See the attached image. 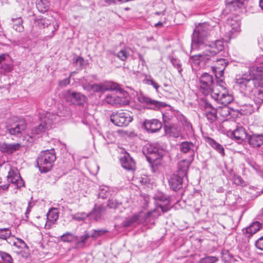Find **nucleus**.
<instances>
[{
    "instance_id": "nucleus-1",
    "label": "nucleus",
    "mask_w": 263,
    "mask_h": 263,
    "mask_svg": "<svg viewBox=\"0 0 263 263\" xmlns=\"http://www.w3.org/2000/svg\"><path fill=\"white\" fill-rule=\"evenodd\" d=\"M212 26L206 23L196 26L193 34L191 48L201 52L191 57L190 62L193 69L211 66L216 73H223L228 64L227 60L221 58L214 61V57L224 48L223 43L217 40L212 44L208 45L206 40L210 34Z\"/></svg>"
},
{
    "instance_id": "nucleus-2",
    "label": "nucleus",
    "mask_w": 263,
    "mask_h": 263,
    "mask_svg": "<svg viewBox=\"0 0 263 263\" xmlns=\"http://www.w3.org/2000/svg\"><path fill=\"white\" fill-rule=\"evenodd\" d=\"M262 75V66H253L250 69L249 76L245 74L236 79V83L239 85L240 91L253 100L257 109L263 103V90L259 87Z\"/></svg>"
},
{
    "instance_id": "nucleus-3",
    "label": "nucleus",
    "mask_w": 263,
    "mask_h": 263,
    "mask_svg": "<svg viewBox=\"0 0 263 263\" xmlns=\"http://www.w3.org/2000/svg\"><path fill=\"white\" fill-rule=\"evenodd\" d=\"M212 98L218 104H222L224 107H222L220 111L221 116L227 117L230 114V109L227 106L233 100V97L227 88L214 89L211 93Z\"/></svg>"
},
{
    "instance_id": "nucleus-4",
    "label": "nucleus",
    "mask_w": 263,
    "mask_h": 263,
    "mask_svg": "<svg viewBox=\"0 0 263 263\" xmlns=\"http://www.w3.org/2000/svg\"><path fill=\"white\" fill-rule=\"evenodd\" d=\"M55 160L54 149L42 151L36 159V166L41 173H46L51 170Z\"/></svg>"
},
{
    "instance_id": "nucleus-5",
    "label": "nucleus",
    "mask_w": 263,
    "mask_h": 263,
    "mask_svg": "<svg viewBox=\"0 0 263 263\" xmlns=\"http://www.w3.org/2000/svg\"><path fill=\"white\" fill-rule=\"evenodd\" d=\"M57 116L46 112L44 118L41 117L42 122L34 127L31 130V136H28L27 141L29 142L28 145L31 144L34 141L35 136L39 135L42 133L45 132L49 127H51L52 122L56 120Z\"/></svg>"
},
{
    "instance_id": "nucleus-6",
    "label": "nucleus",
    "mask_w": 263,
    "mask_h": 263,
    "mask_svg": "<svg viewBox=\"0 0 263 263\" xmlns=\"http://www.w3.org/2000/svg\"><path fill=\"white\" fill-rule=\"evenodd\" d=\"M110 121L117 126H126L132 121V118L128 111L120 110L111 114Z\"/></svg>"
},
{
    "instance_id": "nucleus-7",
    "label": "nucleus",
    "mask_w": 263,
    "mask_h": 263,
    "mask_svg": "<svg viewBox=\"0 0 263 263\" xmlns=\"http://www.w3.org/2000/svg\"><path fill=\"white\" fill-rule=\"evenodd\" d=\"M199 81L201 84L200 90L205 96L210 92L212 93L214 89L222 90V88H223L221 86H218L216 88L213 89V78L212 76L208 73L202 74L200 78Z\"/></svg>"
},
{
    "instance_id": "nucleus-8",
    "label": "nucleus",
    "mask_w": 263,
    "mask_h": 263,
    "mask_svg": "<svg viewBox=\"0 0 263 263\" xmlns=\"http://www.w3.org/2000/svg\"><path fill=\"white\" fill-rule=\"evenodd\" d=\"M143 152L146 154V158L150 162L160 159L163 155V151L158 144H150L143 148Z\"/></svg>"
},
{
    "instance_id": "nucleus-9",
    "label": "nucleus",
    "mask_w": 263,
    "mask_h": 263,
    "mask_svg": "<svg viewBox=\"0 0 263 263\" xmlns=\"http://www.w3.org/2000/svg\"><path fill=\"white\" fill-rule=\"evenodd\" d=\"M139 101L145 104L148 108L151 109H157L165 106V103L153 100L148 97L141 95L138 97Z\"/></svg>"
},
{
    "instance_id": "nucleus-10",
    "label": "nucleus",
    "mask_w": 263,
    "mask_h": 263,
    "mask_svg": "<svg viewBox=\"0 0 263 263\" xmlns=\"http://www.w3.org/2000/svg\"><path fill=\"white\" fill-rule=\"evenodd\" d=\"M204 115L210 123H213L217 119V109L210 103L205 102L203 106Z\"/></svg>"
},
{
    "instance_id": "nucleus-11",
    "label": "nucleus",
    "mask_w": 263,
    "mask_h": 263,
    "mask_svg": "<svg viewBox=\"0 0 263 263\" xmlns=\"http://www.w3.org/2000/svg\"><path fill=\"white\" fill-rule=\"evenodd\" d=\"M194 135L192 125L182 115V139L193 137Z\"/></svg>"
},
{
    "instance_id": "nucleus-12",
    "label": "nucleus",
    "mask_w": 263,
    "mask_h": 263,
    "mask_svg": "<svg viewBox=\"0 0 263 263\" xmlns=\"http://www.w3.org/2000/svg\"><path fill=\"white\" fill-rule=\"evenodd\" d=\"M154 199L157 200V205L158 208L161 209L163 213H165L170 210V200L165 195L159 193L155 195Z\"/></svg>"
},
{
    "instance_id": "nucleus-13",
    "label": "nucleus",
    "mask_w": 263,
    "mask_h": 263,
    "mask_svg": "<svg viewBox=\"0 0 263 263\" xmlns=\"http://www.w3.org/2000/svg\"><path fill=\"white\" fill-rule=\"evenodd\" d=\"M27 127L25 121L23 119L20 120L15 123L13 125L8 128L10 134L20 136L22 135V132L24 131Z\"/></svg>"
},
{
    "instance_id": "nucleus-14",
    "label": "nucleus",
    "mask_w": 263,
    "mask_h": 263,
    "mask_svg": "<svg viewBox=\"0 0 263 263\" xmlns=\"http://www.w3.org/2000/svg\"><path fill=\"white\" fill-rule=\"evenodd\" d=\"M143 126L148 133H155L159 131L162 127L161 123L157 119L146 120Z\"/></svg>"
},
{
    "instance_id": "nucleus-15",
    "label": "nucleus",
    "mask_w": 263,
    "mask_h": 263,
    "mask_svg": "<svg viewBox=\"0 0 263 263\" xmlns=\"http://www.w3.org/2000/svg\"><path fill=\"white\" fill-rule=\"evenodd\" d=\"M181 167L174 173L168 180L170 187L174 191H177L181 189L180 171Z\"/></svg>"
},
{
    "instance_id": "nucleus-16",
    "label": "nucleus",
    "mask_w": 263,
    "mask_h": 263,
    "mask_svg": "<svg viewBox=\"0 0 263 263\" xmlns=\"http://www.w3.org/2000/svg\"><path fill=\"white\" fill-rule=\"evenodd\" d=\"M66 98L67 101H70L73 104H81L84 102L85 97L80 93L68 90Z\"/></svg>"
},
{
    "instance_id": "nucleus-17",
    "label": "nucleus",
    "mask_w": 263,
    "mask_h": 263,
    "mask_svg": "<svg viewBox=\"0 0 263 263\" xmlns=\"http://www.w3.org/2000/svg\"><path fill=\"white\" fill-rule=\"evenodd\" d=\"M20 147L21 145L18 143L9 144L6 142H0V151L7 154L13 153L18 150Z\"/></svg>"
},
{
    "instance_id": "nucleus-18",
    "label": "nucleus",
    "mask_w": 263,
    "mask_h": 263,
    "mask_svg": "<svg viewBox=\"0 0 263 263\" xmlns=\"http://www.w3.org/2000/svg\"><path fill=\"white\" fill-rule=\"evenodd\" d=\"M194 147V145L191 142H182V152L184 153H189L190 154V158L187 160H183L182 162H186L187 167H189L191 163V161L193 159V148Z\"/></svg>"
},
{
    "instance_id": "nucleus-19",
    "label": "nucleus",
    "mask_w": 263,
    "mask_h": 263,
    "mask_svg": "<svg viewBox=\"0 0 263 263\" xmlns=\"http://www.w3.org/2000/svg\"><path fill=\"white\" fill-rule=\"evenodd\" d=\"M248 142L253 147H258L263 144L262 134H252L248 136Z\"/></svg>"
},
{
    "instance_id": "nucleus-20",
    "label": "nucleus",
    "mask_w": 263,
    "mask_h": 263,
    "mask_svg": "<svg viewBox=\"0 0 263 263\" xmlns=\"http://www.w3.org/2000/svg\"><path fill=\"white\" fill-rule=\"evenodd\" d=\"M163 120L164 122V129L170 128L171 125L176 123L177 122V118L174 116L172 112H167L163 114Z\"/></svg>"
},
{
    "instance_id": "nucleus-21",
    "label": "nucleus",
    "mask_w": 263,
    "mask_h": 263,
    "mask_svg": "<svg viewBox=\"0 0 263 263\" xmlns=\"http://www.w3.org/2000/svg\"><path fill=\"white\" fill-rule=\"evenodd\" d=\"M232 136L239 143L245 140V139H247L249 136L247 134L246 130L243 127H239L234 130L232 133Z\"/></svg>"
},
{
    "instance_id": "nucleus-22",
    "label": "nucleus",
    "mask_w": 263,
    "mask_h": 263,
    "mask_svg": "<svg viewBox=\"0 0 263 263\" xmlns=\"http://www.w3.org/2000/svg\"><path fill=\"white\" fill-rule=\"evenodd\" d=\"M59 218L58 213L55 209L50 210L47 214V220L45 224V228L49 229L51 225L54 223Z\"/></svg>"
},
{
    "instance_id": "nucleus-23",
    "label": "nucleus",
    "mask_w": 263,
    "mask_h": 263,
    "mask_svg": "<svg viewBox=\"0 0 263 263\" xmlns=\"http://www.w3.org/2000/svg\"><path fill=\"white\" fill-rule=\"evenodd\" d=\"M120 161L122 167L125 169L133 170L135 167V162L128 154L122 157Z\"/></svg>"
},
{
    "instance_id": "nucleus-24",
    "label": "nucleus",
    "mask_w": 263,
    "mask_h": 263,
    "mask_svg": "<svg viewBox=\"0 0 263 263\" xmlns=\"http://www.w3.org/2000/svg\"><path fill=\"white\" fill-rule=\"evenodd\" d=\"M116 105L119 106H125L129 104V97L128 95L126 93H120L119 96H116L115 99Z\"/></svg>"
},
{
    "instance_id": "nucleus-25",
    "label": "nucleus",
    "mask_w": 263,
    "mask_h": 263,
    "mask_svg": "<svg viewBox=\"0 0 263 263\" xmlns=\"http://www.w3.org/2000/svg\"><path fill=\"white\" fill-rule=\"evenodd\" d=\"M11 26L15 31L22 32L24 31V26L23 25V20L21 17L12 18Z\"/></svg>"
},
{
    "instance_id": "nucleus-26",
    "label": "nucleus",
    "mask_w": 263,
    "mask_h": 263,
    "mask_svg": "<svg viewBox=\"0 0 263 263\" xmlns=\"http://www.w3.org/2000/svg\"><path fill=\"white\" fill-rule=\"evenodd\" d=\"M36 8L41 13H45L49 9V2L48 0H36Z\"/></svg>"
},
{
    "instance_id": "nucleus-27",
    "label": "nucleus",
    "mask_w": 263,
    "mask_h": 263,
    "mask_svg": "<svg viewBox=\"0 0 263 263\" xmlns=\"http://www.w3.org/2000/svg\"><path fill=\"white\" fill-rule=\"evenodd\" d=\"M170 126V128H169L168 130L166 128H164L165 133L170 134L171 136L174 137H178L180 136V128L176 124V123L171 125Z\"/></svg>"
},
{
    "instance_id": "nucleus-28",
    "label": "nucleus",
    "mask_w": 263,
    "mask_h": 263,
    "mask_svg": "<svg viewBox=\"0 0 263 263\" xmlns=\"http://www.w3.org/2000/svg\"><path fill=\"white\" fill-rule=\"evenodd\" d=\"M208 143L211 146L216 149L219 153H220L222 156H224V150L223 146L220 144L217 143L214 139L208 138Z\"/></svg>"
},
{
    "instance_id": "nucleus-29",
    "label": "nucleus",
    "mask_w": 263,
    "mask_h": 263,
    "mask_svg": "<svg viewBox=\"0 0 263 263\" xmlns=\"http://www.w3.org/2000/svg\"><path fill=\"white\" fill-rule=\"evenodd\" d=\"M20 178V175L17 173V170L11 169L7 176V180L9 182L14 184L18 179Z\"/></svg>"
},
{
    "instance_id": "nucleus-30",
    "label": "nucleus",
    "mask_w": 263,
    "mask_h": 263,
    "mask_svg": "<svg viewBox=\"0 0 263 263\" xmlns=\"http://www.w3.org/2000/svg\"><path fill=\"white\" fill-rule=\"evenodd\" d=\"M260 228V223L258 221L253 222L249 227L246 228V232L249 234V237L257 232Z\"/></svg>"
},
{
    "instance_id": "nucleus-31",
    "label": "nucleus",
    "mask_w": 263,
    "mask_h": 263,
    "mask_svg": "<svg viewBox=\"0 0 263 263\" xmlns=\"http://www.w3.org/2000/svg\"><path fill=\"white\" fill-rule=\"evenodd\" d=\"M139 216L138 214L134 215L132 217L126 218L123 222L122 226L123 227H129L133 226L135 223H137L139 220Z\"/></svg>"
},
{
    "instance_id": "nucleus-32",
    "label": "nucleus",
    "mask_w": 263,
    "mask_h": 263,
    "mask_svg": "<svg viewBox=\"0 0 263 263\" xmlns=\"http://www.w3.org/2000/svg\"><path fill=\"white\" fill-rule=\"evenodd\" d=\"M103 84L104 92L107 90H118L119 88V86L117 83L111 81L105 82L103 83Z\"/></svg>"
},
{
    "instance_id": "nucleus-33",
    "label": "nucleus",
    "mask_w": 263,
    "mask_h": 263,
    "mask_svg": "<svg viewBox=\"0 0 263 263\" xmlns=\"http://www.w3.org/2000/svg\"><path fill=\"white\" fill-rule=\"evenodd\" d=\"M87 88L88 90H91L94 92L103 93L104 92L103 83L94 84L88 86Z\"/></svg>"
},
{
    "instance_id": "nucleus-34",
    "label": "nucleus",
    "mask_w": 263,
    "mask_h": 263,
    "mask_svg": "<svg viewBox=\"0 0 263 263\" xmlns=\"http://www.w3.org/2000/svg\"><path fill=\"white\" fill-rule=\"evenodd\" d=\"M110 188L107 186H101L98 194L100 198H106L110 194Z\"/></svg>"
},
{
    "instance_id": "nucleus-35",
    "label": "nucleus",
    "mask_w": 263,
    "mask_h": 263,
    "mask_svg": "<svg viewBox=\"0 0 263 263\" xmlns=\"http://www.w3.org/2000/svg\"><path fill=\"white\" fill-rule=\"evenodd\" d=\"M104 210V208L102 205L95 206L92 212L89 213L90 216H95V219L97 220L101 216L102 212Z\"/></svg>"
},
{
    "instance_id": "nucleus-36",
    "label": "nucleus",
    "mask_w": 263,
    "mask_h": 263,
    "mask_svg": "<svg viewBox=\"0 0 263 263\" xmlns=\"http://www.w3.org/2000/svg\"><path fill=\"white\" fill-rule=\"evenodd\" d=\"M218 260L217 256H206L199 259L197 263H216Z\"/></svg>"
},
{
    "instance_id": "nucleus-37",
    "label": "nucleus",
    "mask_w": 263,
    "mask_h": 263,
    "mask_svg": "<svg viewBox=\"0 0 263 263\" xmlns=\"http://www.w3.org/2000/svg\"><path fill=\"white\" fill-rule=\"evenodd\" d=\"M89 216H90V214L85 213V212H79L71 215L72 219L79 221H83Z\"/></svg>"
},
{
    "instance_id": "nucleus-38",
    "label": "nucleus",
    "mask_w": 263,
    "mask_h": 263,
    "mask_svg": "<svg viewBox=\"0 0 263 263\" xmlns=\"http://www.w3.org/2000/svg\"><path fill=\"white\" fill-rule=\"evenodd\" d=\"M75 239L74 236L71 233L67 232L60 236V240L64 242H70Z\"/></svg>"
},
{
    "instance_id": "nucleus-39",
    "label": "nucleus",
    "mask_w": 263,
    "mask_h": 263,
    "mask_svg": "<svg viewBox=\"0 0 263 263\" xmlns=\"http://www.w3.org/2000/svg\"><path fill=\"white\" fill-rule=\"evenodd\" d=\"M107 232V230L105 229L93 230L89 234L91 238H97Z\"/></svg>"
},
{
    "instance_id": "nucleus-40",
    "label": "nucleus",
    "mask_w": 263,
    "mask_h": 263,
    "mask_svg": "<svg viewBox=\"0 0 263 263\" xmlns=\"http://www.w3.org/2000/svg\"><path fill=\"white\" fill-rule=\"evenodd\" d=\"M121 205L122 202L117 199H109L107 203V206L110 209H116Z\"/></svg>"
},
{
    "instance_id": "nucleus-41",
    "label": "nucleus",
    "mask_w": 263,
    "mask_h": 263,
    "mask_svg": "<svg viewBox=\"0 0 263 263\" xmlns=\"http://www.w3.org/2000/svg\"><path fill=\"white\" fill-rule=\"evenodd\" d=\"M0 258L4 263H12V258L11 256L6 252L0 251Z\"/></svg>"
},
{
    "instance_id": "nucleus-42",
    "label": "nucleus",
    "mask_w": 263,
    "mask_h": 263,
    "mask_svg": "<svg viewBox=\"0 0 263 263\" xmlns=\"http://www.w3.org/2000/svg\"><path fill=\"white\" fill-rule=\"evenodd\" d=\"M256 108H257L256 107H254L253 105L244 104L242 106L241 110L244 111L245 114H251Z\"/></svg>"
},
{
    "instance_id": "nucleus-43",
    "label": "nucleus",
    "mask_w": 263,
    "mask_h": 263,
    "mask_svg": "<svg viewBox=\"0 0 263 263\" xmlns=\"http://www.w3.org/2000/svg\"><path fill=\"white\" fill-rule=\"evenodd\" d=\"M11 234V231L7 228L0 229V238L7 239L10 237Z\"/></svg>"
},
{
    "instance_id": "nucleus-44",
    "label": "nucleus",
    "mask_w": 263,
    "mask_h": 263,
    "mask_svg": "<svg viewBox=\"0 0 263 263\" xmlns=\"http://www.w3.org/2000/svg\"><path fill=\"white\" fill-rule=\"evenodd\" d=\"M89 237H91L89 233L85 232V234L80 237V240L77 242L76 244L77 247H79L81 245L84 244L86 240Z\"/></svg>"
},
{
    "instance_id": "nucleus-45",
    "label": "nucleus",
    "mask_w": 263,
    "mask_h": 263,
    "mask_svg": "<svg viewBox=\"0 0 263 263\" xmlns=\"http://www.w3.org/2000/svg\"><path fill=\"white\" fill-rule=\"evenodd\" d=\"M128 56L129 54L125 50H121L117 54V57L123 61H125Z\"/></svg>"
},
{
    "instance_id": "nucleus-46",
    "label": "nucleus",
    "mask_w": 263,
    "mask_h": 263,
    "mask_svg": "<svg viewBox=\"0 0 263 263\" xmlns=\"http://www.w3.org/2000/svg\"><path fill=\"white\" fill-rule=\"evenodd\" d=\"M115 99H116V96H107L105 99V101L108 104L116 105Z\"/></svg>"
},
{
    "instance_id": "nucleus-47",
    "label": "nucleus",
    "mask_w": 263,
    "mask_h": 263,
    "mask_svg": "<svg viewBox=\"0 0 263 263\" xmlns=\"http://www.w3.org/2000/svg\"><path fill=\"white\" fill-rule=\"evenodd\" d=\"M256 247L261 251H263V236L260 237L255 242Z\"/></svg>"
},
{
    "instance_id": "nucleus-48",
    "label": "nucleus",
    "mask_w": 263,
    "mask_h": 263,
    "mask_svg": "<svg viewBox=\"0 0 263 263\" xmlns=\"http://www.w3.org/2000/svg\"><path fill=\"white\" fill-rule=\"evenodd\" d=\"M246 0H232L231 5L233 7H237L240 8L243 5Z\"/></svg>"
},
{
    "instance_id": "nucleus-49",
    "label": "nucleus",
    "mask_w": 263,
    "mask_h": 263,
    "mask_svg": "<svg viewBox=\"0 0 263 263\" xmlns=\"http://www.w3.org/2000/svg\"><path fill=\"white\" fill-rule=\"evenodd\" d=\"M234 181L235 183L241 186H244L245 185V181L242 180L240 176H235L234 178Z\"/></svg>"
},
{
    "instance_id": "nucleus-50",
    "label": "nucleus",
    "mask_w": 263,
    "mask_h": 263,
    "mask_svg": "<svg viewBox=\"0 0 263 263\" xmlns=\"http://www.w3.org/2000/svg\"><path fill=\"white\" fill-rule=\"evenodd\" d=\"M70 82V77L63 79L62 81L59 82V85L61 87H65L68 84H69Z\"/></svg>"
},
{
    "instance_id": "nucleus-51",
    "label": "nucleus",
    "mask_w": 263,
    "mask_h": 263,
    "mask_svg": "<svg viewBox=\"0 0 263 263\" xmlns=\"http://www.w3.org/2000/svg\"><path fill=\"white\" fill-rule=\"evenodd\" d=\"M74 62L77 64H79L80 66H82L84 64V60L83 58L79 57L74 59Z\"/></svg>"
},
{
    "instance_id": "nucleus-52",
    "label": "nucleus",
    "mask_w": 263,
    "mask_h": 263,
    "mask_svg": "<svg viewBox=\"0 0 263 263\" xmlns=\"http://www.w3.org/2000/svg\"><path fill=\"white\" fill-rule=\"evenodd\" d=\"M1 68L4 69L5 71L8 72L11 70L12 67L10 65L6 64L5 62H4L3 65V68Z\"/></svg>"
},
{
    "instance_id": "nucleus-53",
    "label": "nucleus",
    "mask_w": 263,
    "mask_h": 263,
    "mask_svg": "<svg viewBox=\"0 0 263 263\" xmlns=\"http://www.w3.org/2000/svg\"><path fill=\"white\" fill-rule=\"evenodd\" d=\"M14 184L17 186V187H21L24 185V182L22 179L20 177L18 180L14 183Z\"/></svg>"
},
{
    "instance_id": "nucleus-54",
    "label": "nucleus",
    "mask_w": 263,
    "mask_h": 263,
    "mask_svg": "<svg viewBox=\"0 0 263 263\" xmlns=\"http://www.w3.org/2000/svg\"><path fill=\"white\" fill-rule=\"evenodd\" d=\"M6 56L4 54L0 55V68H3V63L5 62Z\"/></svg>"
},
{
    "instance_id": "nucleus-55",
    "label": "nucleus",
    "mask_w": 263,
    "mask_h": 263,
    "mask_svg": "<svg viewBox=\"0 0 263 263\" xmlns=\"http://www.w3.org/2000/svg\"><path fill=\"white\" fill-rule=\"evenodd\" d=\"M18 242L20 243V246L18 247L20 248H25L27 246L26 244L24 242V241L21 239H17Z\"/></svg>"
},
{
    "instance_id": "nucleus-56",
    "label": "nucleus",
    "mask_w": 263,
    "mask_h": 263,
    "mask_svg": "<svg viewBox=\"0 0 263 263\" xmlns=\"http://www.w3.org/2000/svg\"><path fill=\"white\" fill-rule=\"evenodd\" d=\"M31 202H28V207H27V210H26V213H25V214H26V215L28 214L30 212V211H31V208H32V206H31Z\"/></svg>"
},
{
    "instance_id": "nucleus-57",
    "label": "nucleus",
    "mask_w": 263,
    "mask_h": 263,
    "mask_svg": "<svg viewBox=\"0 0 263 263\" xmlns=\"http://www.w3.org/2000/svg\"><path fill=\"white\" fill-rule=\"evenodd\" d=\"M105 2L108 5H111L112 4L116 5L115 0H105Z\"/></svg>"
},
{
    "instance_id": "nucleus-58",
    "label": "nucleus",
    "mask_w": 263,
    "mask_h": 263,
    "mask_svg": "<svg viewBox=\"0 0 263 263\" xmlns=\"http://www.w3.org/2000/svg\"><path fill=\"white\" fill-rule=\"evenodd\" d=\"M151 81H153L152 79H147L146 78L143 80V83L146 84H151Z\"/></svg>"
},
{
    "instance_id": "nucleus-59",
    "label": "nucleus",
    "mask_w": 263,
    "mask_h": 263,
    "mask_svg": "<svg viewBox=\"0 0 263 263\" xmlns=\"http://www.w3.org/2000/svg\"><path fill=\"white\" fill-rule=\"evenodd\" d=\"M151 84L153 85V87L156 89H157L159 87V85L156 83H155L153 80L151 81Z\"/></svg>"
},
{
    "instance_id": "nucleus-60",
    "label": "nucleus",
    "mask_w": 263,
    "mask_h": 263,
    "mask_svg": "<svg viewBox=\"0 0 263 263\" xmlns=\"http://www.w3.org/2000/svg\"><path fill=\"white\" fill-rule=\"evenodd\" d=\"M9 184H5V185H1L0 186V188L1 189H2L3 190H6L8 189L9 187Z\"/></svg>"
},
{
    "instance_id": "nucleus-61",
    "label": "nucleus",
    "mask_w": 263,
    "mask_h": 263,
    "mask_svg": "<svg viewBox=\"0 0 263 263\" xmlns=\"http://www.w3.org/2000/svg\"><path fill=\"white\" fill-rule=\"evenodd\" d=\"M235 31V30H234V29H231V30H230L229 31V37L230 38H231L233 37V34L234 33V32Z\"/></svg>"
},
{
    "instance_id": "nucleus-62",
    "label": "nucleus",
    "mask_w": 263,
    "mask_h": 263,
    "mask_svg": "<svg viewBox=\"0 0 263 263\" xmlns=\"http://www.w3.org/2000/svg\"><path fill=\"white\" fill-rule=\"evenodd\" d=\"M155 14L156 15H160L161 14L162 15H164L165 14V11H163L162 12H158V11H157L155 13Z\"/></svg>"
},
{
    "instance_id": "nucleus-63",
    "label": "nucleus",
    "mask_w": 263,
    "mask_h": 263,
    "mask_svg": "<svg viewBox=\"0 0 263 263\" xmlns=\"http://www.w3.org/2000/svg\"><path fill=\"white\" fill-rule=\"evenodd\" d=\"M163 26V23L162 22H158L155 25V26L156 27H160Z\"/></svg>"
},
{
    "instance_id": "nucleus-64",
    "label": "nucleus",
    "mask_w": 263,
    "mask_h": 263,
    "mask_svg": "<svg viewBox=\"0 0 263 263\" xmlns=\"http://www.w3.org/2000/svg\"><path fill=\"white\" fill-rule=\"evenodd\" d=\"M259 4L261 9L263 10V0H260Z\"/></svg>"
}]
</instances>
